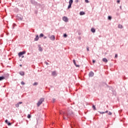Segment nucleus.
<instances>
[{"label": "nucleus", "mask_w": 128, "mask_h": 128, "mask_svg": "<svg viewBox=\"0 0 128 128\" xmlns=\"http://www.w3.org/2000/svg\"><path fill=\"white\" fill-rule=\"evenodd\" d=\"M40 38V37H38V35L36 36V38H34L35 42H38Z\"/></svg>", "instance_id": "9"}, {"label": "nucleus", "mask_w": 128, "mask_h": 128, "mask_svg": "<svg viewBox=\"0 0 128 128\" xmlns=\"http://www.w3.org/2000/svg\"><path fill=\"white\" fill-rule=\"evenodd\" d=\"M23 18L22 16L21 15H18L17 16V20H23Z\"/></svg>", "instance_id": "5"}, {"label": "nucleus", "mask_w": 128, "mask_h": 128, "mask_svg": "<svg viewBox=\"0 0 128 128\" xmlns=\"http://www.w3.org/2000/svg\"><path fill=\"white\" fill-rule=\"evenodd\" d=\"M91 32H93V33L96 32V29H94V28H92Z\"/></svg>", "instance_id": "16"}, {"label": "nucleus", "mask_w": 128, "mask_h": 128, "mask_svg": "<svg viewBox=\"0 0 128 128\" xmlns=\"http://www.w3.org/2000/svg\"><path fill=\"white\" fill-rule=\"evenodd\" d=\"M20 66H22V65H20Z\"/></svg>", "instance_id": "47"}, {"label": "nucleus", "mask_w": 128, "mask_h": 128, "mask_svg": "<svg viewBox=\"0 0 128 128\" xmlns=\"http://www.w3.org/2000/svg\"><path fill=\"white\" fill-rule=\"evenodd\" d=\"M44 64H46V66H48V62H44Z\"/></svg>", "instance_id": "34"}, {"label": "nucleus", "mask_w": 128, "mask_h": 128, "mask_svg": "<svg viewBox=\"0 0 128 128\" xmlns=\"http://www.w3.org/2000/svg\"><path fill=\"white\" fill-rule=\"evenodd\" d=\"M30 3L34 6H38V2H36L34 0H30Z\"/></svg>", "instance_id": "3"}, {"label": "nucleus", "mask_w": 128, "mask_h": 128, "mask_svg": "<svg viewBox=\"0 0 128 128\" xmlns=\"http://www.w3.org/2000/svg\"><path fill=\"white\" fill-rule=\"evenodd\" d=\"M21 84H22V86H24V84H26V83H24V82L22 81V82H21Z\"/></svg>", "instance_id": "27"}, {"label": "nucleus", "mask_w": 128, "mask_h": 128, "mask_svg": "<svg viewBox=\"0 0 128 128\" xmlns=\"http://www.w3.org/2000/svg\"><path fill=\"white\" fill-rule=\"evenodd\" d=\"M94 74V72H90L88 74V76L90 78H92V76H93Z\"/></svg>", "instance_id": "8"}, {"label": "nucleus", "mask_w": 128, "mask_h": 128, "mask_svg": "<svg viewBox=\"0 0 128 128\" xmlns=\"http://www.w3.org/2000/svg\"><path fill=\"white\" fill-rule=\"evenodd\" d=\"M85 2H86V4H88V2H90L88 1V0H85Z\"/></svg>", "instance_id": "31"}, {"label": "nucleus", "mask_w": 128, "mask_h": 128, "mask_svg": "<svg viewBox=\"0 0 128 128\" xmlns=\"http://www.w3.org/2000/svg\"><path fill=\"white\" fill-rule=\"evenodd\" d=\"M4 76H6V78H8V76H10V74H4Z\"/></svg>", "instance_id": "23"}, {"label": "nucleus", "mask_w": 128, "mask_h": 128, "mask_svg": "<svg viewBox=\"0 0 128 128\" xmlns=\"http://www.w3.org/2000/svg\"><path fill=\"white\" fill-rule=\"evenodd\" d=\"M75 2H76V4H78V0H76Z\"/></svg>", "instance_id": "38"}, {"label": "nucleus", "mask_w": 128, "mask_h": 128, "mask_svg": "<svg viewBox=\"0 0 128 128\" xmlns=\"http://www.w3.org/2000/svg\"><path fill=\"white\" fill-rule=\"evenodd\" d=\"M92 62H93V64H94V62H96V60H92Z\"/></svg>", "instance_id": "39"}, {"label": "nucleus", "mask_w": 128, "mask_h": 128, "mask_svg": "<svg viewBox=\"0 0 128 128\" xmlns=\"http://www.w3.org/2000/svg\"><path fill=\"white\" fill-rule=\"evenodd\" d=\"M36 12V14L37 12Z\"/></svg>", "instance_id": "46"}, {"label": "nucleus", "mask_w": 128, "mask_h": 128, "mask_svg": "<svg viewBox=\"0 0 128 128\" xmlns=\"http://www.w3.org/2000/svg\"><path fill=\"white\" fill-rule=\"evenodd\" d=\"M20 76H24V72L22 71L20 72Z\"/></svg>", "instance_id": "13"}, {"label": "nucleus", "mask_w": 128, "mask_h": 128, "mask_svg": "<svg viewBox=\"0 0 128 128\" xmlns=\"http://www.w3.org/2000/svg\"><path fill=\"white\" fill-rule=\"evenodd\" d=\"M40 38H44V35L43 34H40Z\"/></svg>", "instance_id": "21"}, {"label": "nucleus", "mask_w": 128, "mask_h": 128, "mask_svg": "<svg viewBox=\"0 0 128 128\" xmlns=\"http://www.w3.org/2000/svg\"><path fill=\"white\" fill-rule=\"evenodd\" d=\"M44 38L46 40V36H44Z\"/></svg>", "instance_id": "41"}, {"label": "nucleus", "mask_w": 128, "mask_h": 128, "mask_svg": "<svg viewBox=\"0 0 128 128\" xmlns=\"http://www.w3.org/2000/svg\"><path fill=\"white\" fill-rule=\"evenodd\" d=\"M72 2H74V0H70V1H69V4H72Z\"/></svg>", "instance_id": "18"}, {"label": "nucleus", "mask_w": 128, "mask_h": 128, "mask_svg": "<svg viewBox=\"0 0 128 128\" xmlns=\"http://www.w3.org/2000/svg\"><path fill=\"white\" fill-rule=\"evenodd\" d=\"M28 118H30V114H28L27 116Z\"/></svg>", "instance_id": "30"}, {"label": "nucleus", "mask_w": 128, "mask_h": 128, "mask_svg": "<svg viewBox=\"0 0 128 128\" xmlns=\"http://www.w3.org/2000/svg\"><path fill=\"white\" fill-rule=\"evenodd\" d=\"M62 20L65 22H68V18L66 16H64L62 18Z\"/></svg>", "instance_id": "7"}, {"label": "nucleus", "mask_w": 128, "mask_h": 128, "mask_svg": "<svg viewBox=\"0 0 128 128\" xmlns=\"http://www.w3.org/2000/svg\"><path fill=\"white\" fill-rule=\"evenodd\" d=\"M117 2H118V4H120V0H118Z\"/></svg>", "instance_id": "36"}, {"label": "nucleus", "mask_w": 128, "mask_h": 128, "mask_svg": "<svg viewBox=\"0 0 128 128\" xmlns=\"http://www.w3.org/2000/svg\"><path fill=\"white\" fill-rule=\"evenodd\" d=\"M118 28H122V26L120 24H118Z\"/></svg>", "instance_id": "19"}, {"label": "nucleus", "mask_w": 128, "mask_h": 128, "mask_svg": "<svg viewBox=\"0 0 128 128\" xmlns=\"http://www.w3.org/2000/svg\"><path fill=\"white\" fill-rule=\"evenodd\" d=\"M16 26V24H13V26Z\"/></svg>", "instance_id": "44"}, {"label": "nucleus", "mask_w": 128, "mask_h": 128, "mask_svg": "<svg viewBox=\"0 0 128 128\" xmlns=\"http://www.w3.org/2000/svg\"><path fill=\"white\" fill-rule=\"evenodd\" d=\"M108 114H109V116H112V112H109Z\"/></svg>", "instance_id": "29"}, {"label": "nucleus", "mask_w": 128, "mask_h": 128, "mask_svg": "<svg viewBox=\"0 0 128 128\" xmlns=\"http://www.w3.org/2000/svg\"><path fill=\"white\" fill-rule=\"evenodd\" d=\"M70 8H72V4H69V5L68 6V8L70 9Z\"/></svg>", "instance_id": "26"}, {"label": "nucleus", "mask_w": 128, "mask_h": 128, "mask_svg": "<svg viewBox=\"0 0 128 128\" xmlns=\"http://www.w3.org/2000/svg\"><path fill=\"white\" fill-rule=\"evenodd\" d=\"M56 72L54 71L52 72V76H56Z\"/></svg>", "instance_id": "22"}, {"label": "nucleus", "mask_w": 128, "mask_h": 128, "mask_svg": "<svg viewBox=\"0 0 128 128\" xmlns=\"http://www.w3.org/2000/svg\"><path fill=\"white\" fill-rule=\"evenodd\" d=\"M5 78H6V76H0V81L2 80H4Z\"/></svg>", "instance_id": "14"}, {"label": "nucleus", "mask_w": 128, "mask_h": 128, "mask_svg": "<svg viewBox=\"0 0 128 128\" xmlns=\"http://www.w3.org/2000/svg\"><path fill=\"white\" fill-rule=\"evenodd\" d=\"M5 122L6 124H7L8 126H11L12 125V123H10V122H8V120H5Z\"/></svg>", "instance_id": "11"}, {"label": "nucleus", "mask_w": 128, "mask_h": 128, "mask_svg": "<svg viewBox=\"0 0 128 128\" xmlns=\"http://www.w3.org/2000/svg\"><path fill=\"white\" fill-rule=\"evenodd\" d=\"M62 114L64 120H68V118L72 114V109H68L67 112H62Z\"/></svg>", "instance_id": "1"}, {"label": "nucleus", "mask_w": 128, "mask_h": 128, "mask_svg": "<svg viewBox=\"0 0 128 128\" xmlns=\"http://www.w3.org/2000/svg\"><path fill=\"white\" fill-rule=\"evenodd\" d=\"M92 108L94 110H96V106H94V105L92 106Z\"/></svg>", "instance_id": "28"}, {"label": "nucleus", "mask_w": 128, "mask_h": 128, "mask_svg": "<svg viewBox=\"0 0 128 128\" xmlns=\"http://www.w3.org/2000/svg\"><path fill=\"white\" fill-rule=\"evenodd\" d=\"M106 112H108V110H106L104 112V114H106Z\"/></svg>", "instance_id": "43"}, {"label": "nucleus", "mask_w": 128, "mask_h": 128, "mask_svg": "<svg viewBox=\"0 0 128 128\" xmlns=\"http://www.w3.org/2000/svg\"><path fill=\"white\" fill-rule=\"evenodd\" d=\"M64 38H66V36H68V35H66V34H64Z\"/></svg>", "instance_id": "33"}, {"label": "nucleus", "mask_w": 128, "mask_h": 128, "mask_svg": "<svg viewBox=\"0 0 128 128\" xmlns=\"http://www.w3.org/2000/svg\"><path fill=\"white\" fill-rule=\"evenodd\" d=\"M84 14H86V13L84 12H80V16H84Z\"/></svg>", "instance_id": "15"}, {"label": "nucleus", "mask_w": 128, "mask_h": 128, "mask_svg": "<svg viewBox=\"0 0 128 128\" xmlns=\"http://www.w3.org/2000/svg\"><path fill=\"white\" fill-rule=\"evenodd\" d=\"M26 54V52L23 51V52H20L18 53V56H20V58L22 56L23 54Z\"/></svg>", "instance_id": "6"}, {"label": "nucleus", "mask_w": 128, "mask_h": 128, "mask_svg": "<svg viewBox=\"0 0 128 128\" xmlns=\"http://www.w3.org/2000/svg\"><path fill=\"white\" fill-rule=\"evenodd\" d=\"M18 104H22V102H18Z\"/></svg>", "instance_id": "37"}, {"label": "nucleus", "mask_w": 128, "mask_h": 128, "mask_svg": "<svg viewBox=\"0 0 128 128\" xmlns=\"http://www.w3.org/2000/svg\"><path fill=\"white\" fill-rule=\"evenodd\" d=\"M73 62H74V66H76V68H78V66H80V65L76 64V60H74Z\"/></svg>", "instance_id": "10"}, {"label": "nucleus", "mask_w": 128, "mask_h": 128, "mask_svg": "<svg viewBox=\"0 0 128 128\" xmlns=\"http://www.w3.org/2000/svg\"><path fill=\"white\" fill-rule=\"evenodd\" d=\"M38 83L37 82H35L33 84V86H38Z\"/></svg>", "instance_id": "24"}, {"label": "nucleus", "mask_w": 128, "mask_h": 128, "mask_svg": "<svg viewBox=\"0 0 128 128\" xmlns=\"http://www.w3.org/2000/svg\"><path fill=\"white\" fill-rule=\"evenodd\" d=\"M44 102V98H41L37 103V106L38 107L40 106V104H42Z\"/></svg>", "instance_id": "2"}, {"label": "nucleus", "mask_w": 128, "mask_h": 128, "mask_svg": "<svg viewBox=\"0 0 128 128\" xmlns=\"http://www.w3.org/2000/svg\"><path fill=\"white\" fill-rule=\"evenodd\" d=\"M38 50L40 52H42V47H40V46H39Z\"/></svg>", "instance_id": "17"}, {"label": "nucleus", "mask_w": 128, "mask_h": 128, "mask_svg": "<svg viewBox=\"0 0 128 128\" xmlns=\"http://www.w3.org/2000/svg\"><path fill=\"white\" fill-rule=\"evenodd\" d=\"M87 52H90V48L88 47H86Z\"/></svg>", "instance_id": "32"}, {"label": "nucleus", "mask_w": 128, "mask_h": 128, "mask_svg": "<svg viewBox=\"0 0 128 128\" xmlns=\"http://www.w3.org/2000/svg\"><path fill=\"white\" fill-rule=\"evenodd\" d=\"M102 60L104 62H108V59H106V58H103Z\"/></svg>", "instance_id": "12"}, {"label": "nucleus", "mask_w": 128, "mask_h": 128, "mask_svg": "<svg viewBox=\"0 0 128 128\" xmlns=\"http://www.w3.org/2000/svg\"><path fill=\"white\" fill-rule=\"evenodd\" d=\"M55 100H56V99L53 98V102H54Z\"/></svg>", "instance_id": "42"}, {"label": "nucleus", "mask_w": 128, "mask_h": 128, "mask_svg": "<svg viewBox=\"0 0 128 128\" xmlns=\"http://www.w3.org/2000/svg\"><path fill=\"white\" fill-rule=\"evenodd\" d=\"M114 58H118V54H115V57H114Z\"/></svg>", "instance_id": "40"}, {"label": "nucleus", "mask_w": 128, "mask_h": 128, "mask_svg": "<svg viewBox=\"0 0 128 128\" xmlns=\"http://www.w3.org/2000/svg\"><path fill=\"white\" fill-rule=\"evenodd\" d=\"M15 106H16V108H20V104L18 103L16 104Z\"/></svg>", "instance_id": "25"}, {"label": "nucleus", "mask_w": 128, "mask_h": 128, "mask_svg": "<svg viewBox=\"0 0 128 128\" xmlns=\"http://www.w3.org/2000/svg\"><path fill=\"white\" fill-rule=\"evenodd\" d=\"M48 38H50V40H52V41H54V40H56V37H54V35L49 36Z\"/></svg>", "instance_id": "4"}, {"label": "nucleus", "mask_w": 128, "mask_h": 128, "mask_svg": "<svg viewBox=\"0 0 128 128\" xmlns=\"http://www.w3.org/2000/svg\"><path fill=\"white\" fill-rule=\"evenodd\" d=\"M100 114H104V112H100Z\"/></svg>", "instance_id": "35"}, {"label": "nucleus", "mask_w": 128, "mask_h": 128, "mask_svg": "<svg viewBox=\"0 0 128 128\" xmlns=\"http://www.w3.org/2000/svg\"><path fill=\"white\" fill-rule=\"evenodd\" d=\"M120 10H122V6H120Z\"/></svg>", "instance_id": "45"}, {"label": "nucleus", "mask_w": 128, "mask_h": 128, "mask_svg": "<svg viewBox=\"0 0 128 128\" xmlns=\"http://www.w3.org/2000/svg\"><path fill=\"white\" fill-rule=\"evenodd\" d=\"M22 58H24V56Z\"/></svg>", "instance_id": "48"}, {"label": "nucleus", "mask_w": 128, "mask_h": 128, "mask_svg": "<svg viewBox=\"0 0 128 128\" xmlns=\"http://www.w3.org/2000/svg\"><path fill=\"white\" fill-rule=\"evenodd\" d=\"M108 20H112V16H108Z\"/></svg>", "instance_id": "20"}]
</instances>
